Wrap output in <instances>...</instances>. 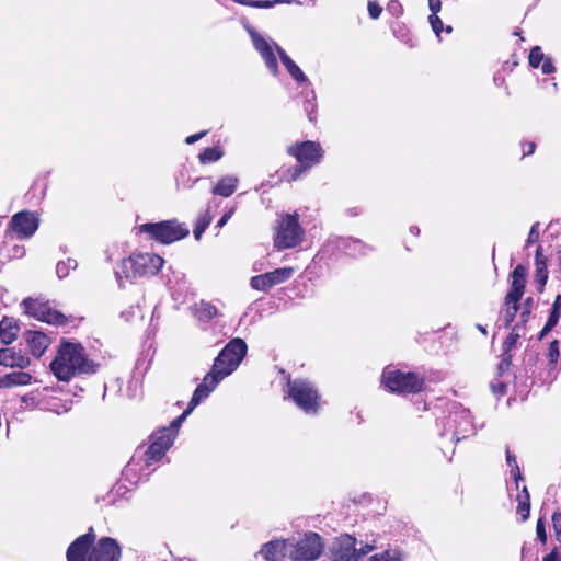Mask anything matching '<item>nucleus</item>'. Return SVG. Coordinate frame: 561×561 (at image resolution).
Here are the masks:
<instances>
[{
    "mask_svg": "<svg viewBox=\"0 0 561 561\" xmlns=\"http://www.w3.org/2000/svg\"><path fill=\"white\" fill-rule=\"evenodd\" d=\"M39 219L35 213L23 210L11 219L12 229L20 238H30L38 228Z\"/></svg>",
    "mask_w": 561,
    "mask_h": 561,
    "instance_id": "a211bd4d",
    "label": "nucleus"
},
{
    "mask_svg": "<svg viewBox=\"0 0 561 561\" xmlns=\"http://www.w3.org/2000/svg\"><path fill=\"white\" fill-rule=\"evenodd\" d=\"M294 274L293 267H280L272 272L251 277L250 285L259 291H267L270 288L288 280Z\"/></svg>",
    "mask_w": 561,
    "mask_h": 561,
    "instance_id": "2eb2a0df",
    "label": "nucleus"
},
{
    "mask_svg": "<svg viewBox=\"0 0 561 561\" xmlns=\"http://www.w3.org/2000/svg\"><path fill=\"white\" fill-rule=\"evenodd\" d=\"M491 388H492L493 392L496 394L503 396L506 393V386H505V383H503L501 381L492 382Z\"/></svg>",
    "mask_w": 561,
    "mask_h": 561,
    "instance_id": "6e6d98bb",
    "label": "nucleus"
},
{
    "mask_svg": "<svg viewBox=\"0 0 561 561\" xmlns=\"http://www.w3.org/2000/svg\"><path fill=\"white\" fill-rule=\"evenodd\" d=\"M546 357L548 359L549 369L554 370L557 368L558 360L560 357V348H559L558 340H553L552 342H550L547 353H546Z\"/></svg>",
    "mask_w": 561,
    "mask_h": 561,
    "instance_id": "e433bc0d",
    "label": "nucleus"
},
{
    "mask_svg": "<svg viewBox=\"0 0 561 561\" xmlns=\"http://www.w3.org/2000/svg\"><path fill=\"white\" fill-rule=\"evenodd\" d=\"M233 213H234V208H231L228 211H226L225 215L217 222L216 228H218V229L222 228L228 222V220L232 217Z\"/></svg>",
    "mask_w": 561,
    "mask_h": 561,
    "instance_id": "5fc2aeb1",
    "label": "nucleus"
},
{
    "mask_svg": "<svg viewBox=\"0 0 561 561\" xmlns=\"http://www.w3.org/2000/svg\"><path fill=\"white\" fill-rule=\"evenodd\" d=\"M375 549L374 545H362L359 548H356V553L354 556V561H359L364 556L369 553Z\"/></svg>",
    "mask_w": 561,
    "mask_h": 561,
    "instance_id": "3c124183",
    "label": "nucleus"
},
{
    "mask_svg": "<svg viewBox=\"0 0 561 561\" xmlns=\"http://www.w3.org/2000/svg\"><path fill=\"white\" fill-rule=\"evenodd\" d=\"M314 93L311 90L310 93L307 95V100L305 102V111L308 113L309 119L312 121L311 114L314 112L316 103H314Z\"/></svg>",
    "mask_w": 561,
    "mask_h": 561,
    "instance_id": "09e8293b",
    "label": "nucleus"
},
{
    "mask_svg": "<svg viewBox=\"0 0 561 561\" xmlns=\"http://www.w3.org/2000/svg\"><path fill=\"white\" fill-rule=\"evenodd\" d=\"M244 5L253 7V8H262L267 9L273 5L283 2V0H234Z\"/></svg>",
    "mask_w": 561,
    "mask_h": 561,
    "instance_id": "37998d69",
    "label": "nucleus"
},
{
    "mask_svg": "<svg viewBox=\"0 0 561 561\" xmlns=\"http://www.w3.org/2000/svg\"><path fill=\"white\" fill-rule=\"evenodd\" d=\"M30 358L15 348H0V365L9 368L25 369L30 366Z\"/></svg>",
    "mask_w": 561,
    "mask_h": 561,
    "instance_id": "5701e85b",
    "label": "nucleus"
},
{
    "mask_svg": "<svg viewBox=\"0 0 561 561\" xmlns=\"http://www.w3.org/2000/svg\"><path fill=\"white\" fill-rule=\"evenodd\" d=\"M542 561H560L559 554L556 550L551 551L543 557Z\"/></svg>",
    "mask_w": 561,
    "mask_h": 561,
    "instance_id": "e2e57ef3",
    "label": "nucleus"
},
{
    "mask_svg": "<svg viewBox=\"0 0 561 561\" xmlns=\"http://www.w3.org/2000/svg\"><path fill=\"white\" fill-rule=\"evenodd\" d=\"M250 35L254 48L260 53L261 57L265 61L266 67L273 75H276L278 72V64L272 45L255 31H250Z\"/></svg>",
    "mask_w": 561,
    "mask_h": 561,
    "instance_id": "412c9836",
    "label": "nucleus"
},
{
    "mask_svg": "<svg viewBox=\"0 0 561 561\" xmlns=\"http://www.w3.org/2000/svg\"><path fill=\"white\" fill-rule=\"evenodd\" d=\"M408 554L399 547L389 548L380 553L373 554L368 561H405Z\"/></svg>",
    "mask_w": 561,
    "mask_h": 561,
    "instance_id": "c756f323",
    "label": "nucleus"
},
{
    "mask_svg": "<svg viewBox=\"0 0 561 561\" xmlns=\"http://www.w3.org/2000/svg\"><path fill=\"white\" fill-rule=\"evenodd\" d=\"M77 261L73 259H68L67 261H60L56 265V274L59 278H64L68 276L71 270L77 267Z\"/></svg>",
    "mask_w": 561,
    "mask_h": 561,
    "instance_id": "a19ab883",
    "label": "nucleus"
},
{
    "mask_svg": "<svg viewBox=\"0 0 561 561\" xmlns=\"http://www.w3.org/2000/svg\"><path fill=\"white\" fill-rule=\"evenodd\" d=\"M535 147H536V145L534 142H528L527 150L524 151V154H527V156L533 154L535 151Z\"/></svg>",
    "mask_w": 561,
    "mask_h": 561,
    "instance_id": "69168bd1",
    "label": "nucleus"
},
{
    "mask_svg": "<svg viewBox=\"0 0 561 561\" xmlns=\"http://www.w3.org/2000/svg\"><path fill=\"white\" fill-rule=\"evenodd\" d=\"M552 523H553V528H554L556 535L561 534V513L553 514Z\"/></svg>",
    "mask_w": 561,
    "mask_h": 561,
    "instance_id": "13d9d810",
    "label": "nucleus"
},
{
    "mask_svg": "<svg viewBox=\"0 0 561 561\" xmlns=\"http://www.w3.org/2000/svg\"><path fill=\"white\" fill-rule=\"evenodd\" d=\"M219 314L218 309L207 301L196 305V316L201 321H210Z\"/></svg>",
    "mask_w": 561,
    "mask_h": 561,
    "instance_id": "473e14b6",
    "label": "nucleus"
},
{
    "mask_svg": "<svg viewBox=\"0 0 561 561\" xmlns=\"http://www.w3.org/2000/svg\"><path fill=\"white\" fill-rule=\"evenodd\" d=\"M179 428L180 426H175L173 420L169 427H163L153 433L151 436V444L144 453L142 458L137 460L136 457H133L123 471L124 477L131 480L133 473L137 470V467L141 461L148 469L160 461L165 451L172 446Z\"/></svg>",
    "mask_w": 561,
    "mask_h": 561,
    "instance_id": "7ed1b4c3",
    "label": "nucleus"
},
{
    "mask_svg": "<svg viewBox=\"0 0 561 561\" xmlns=\"http://www.w3.org/2000/svg\"><path fill=\"white\" fill-rule=\"evenodd\" d=\"M138 232L160 243L169 244L185 238L188 234V228L176 220H164L142 224L138 227Z\"/></svg>",
    "mask_w": 561,
    "mask_h": 561,
    "instance_id": "1a4fd4ad",
    "label": "nucleus"
},
{
    "mask_svg": "<svg viewBox=\"0 0 561 561\" xmlns=\"http://www.w3.org/2000/svg\"><path fill=\"white\" fill-rule=\"evenodd\" d=\"M99 364L90 359L84 347L79 343L61 342L50 369L60 381H69L79 375L96 373Z\"/></svg>",
    "mask_w": 561,
    "mask_h": 561,
    "instance_id": "f257e3e1",
    "label": "nucleus"
},
{
    "mask_svg": "<svg viewBox=\"0 0 561 561\" xmlns=\"http://www.w3.org/2000/svg\"><path fill=\"white\" fill-rule=\"evenodd\" d=\"M32 376L25 371H13L4 375L3 385L8 386V388L18 387V386H26L31 383Z\"/></svg>",
    "mask_w": 561,
    "mask_h": 561,
    "instance_id": "2f4dec72",
    "label": "nucleus"
},
{
    "mask_svg": "<svg viewBox=\"0 0 561 561\" xmlns=\"http://www.w3.org/2000/svg\"><path fill=\"white\" fill-rule=\"evenodd\" d=\"M518 309L519 300L510 301L508 296L506 295L504 298V306L501 310V317L506 328H508L516 318Z\"/></svg>",
    "mask_w": 561,
    "mask_h": 561,
    "instance_id": "7c9ffc66",
    "label": "nucleus"
},
{
    "mask_svg": "<svg viewBox=\"0 0 561 561\" xmlns=\"http://www.w3.org/2000/svg\"><path fill=\"white\" fill-rule=\"evenodd\" d=\"M547 56L542 53L539 46H535L529 54V65L533 68H538Z\"/></svg>",
    "mask_w": 561,
    "mask_h": 561,
    "instance_id": "a18cd8bd",
    "label": "nucleus"
},
{
    "mask_svg": "<svg viewBox=\"0 0 561 561\" xmlns=\"http://www.w3.org/2000/svg\"><path fill=\"white\" fill-rule=\"evenodd\" d=\"M285 399L290 400L306 414H317L321 408V396L313 382L304 378H288Z\"/></svg>",
    "mask_w": 561,
    "mask_h": 561,
    "instance_id": "20e7f679",
    "label": "nucleus"
},
{
    "mask_svg": "<svg viewBox=\"0 0 561 561\" xmlns=\"http://www.w3.org/2000/svg\"><path fill=\"white\" fill-rule=\"evenodd\" d=\"M121 547L111 537H103L93 546L90 552V561H119Z\"/></svg>",
    "mask_w": 561,
    "mask_h": 561,
    "instance_id": "f3484780",
    "label": "nucleus"
},
{
    "mask_svg": "<svg viewBox=\"0 0 561 561\" xmlns=\"http://www.w3.org/2000/svg\"><path fill=\"white\" fill-rule=\"evenodd\" d=\"M536 534H537V538L542 542V543H546L547 542V533H546V527H545V523L541 518H539L537 520V525H536Z\"/></svg>",
    "mask_w": 561,
    "mask_h": 561,
    "instance_id": "603ef678",
    "label": "nucleus"
},
{
    "mask_svg": "<svg viewBox=\"0 0 561 561\" xmlns=\"http://www.w3.org/2000/svg\"><path fill=\"white\" fill-rule=\"evenodd\" d=\"M442 436H450V440L458 443L474 434L476 427L471 413L460 404L454 403L447 416L442 421Z\"/></svg>",
    "mask_w": 561,
    "mask_h": 561,
    "instance_id": "39448f33",
    "label": "nucleus"
},
{
    "mask_svg": "<svg viewBox=\"0 0 561 561\" xmlns=\"http://www.w3.org/2000/svg\"><path fill=\"white\" fill-rule=\"evenodd\" d=\"M330 553L333 561H354L356 539L350 535L335 538L330 548Z\"/></svg>",
    "mask_w": 561,
    "mask_h": 561,
    "instance_id": "6ab92c4d",
    "label": "nucleus"
},
{
    "mask_svg": "<svg viewBox=\"0 0 561 561\" xmlns=\"http://www.w3.org/2000/svg\"><path fill=\"white\" fill-rule=\"evenodd\" d=\"M561 317V312L557 310H550L548 320L546 324L543 325L542 330L540 331L538 335V340H542L559 322Z\"/></svg>",
    "mask_w": 561,
    "mask_h": 561,
    "instance_id": "58836bf2",
    "label": "nucleus"
},
{
    "mask_svg": "<svg viewBox=\"0 0 561 561\" xmlns=\"http://www.w3.org/2000/svg\"><path fill=\"white\" fill-rule=\"evenodd\" d=\"M288 540H271L254 554V561H284L288 557Z\"/></svg>",
    "mask_w": 561,
    "mask_h": 561,
    "instance_id": "aec40b11",
    "label": "nucleus"
},
{
    "mask_svg": "<svg viewBox=\"0 0 561 561\" xmlns=\"http://www.w3.org/2000/svg\"><path fill=\"white\" fill-rule=\"evenodd\" d=\"M535 266H536L535 278H536V282L540 285V288L542 289L548 279V270H547V260L543 255V249L541 245H538L536 249Z\"/></svg>",
    "mask_w": 561,
    "mask_h": 561,
    "instance_id": "cd10ccee",
    "label": "nucleus"
},
{
    "mask_svg": "<svg viewBox=\"0 0 561 561\" xmlns=\"http://www.w3.org/2000/svg\"><path fill=\"white\" fill-rule=\"evenodd\" d=\"M276 49L278 51L283 65L285 66L289 75L293 77V79L296 80L299 84H306L309 87L310 82L308 78L302 72V70L295 64V61L289 56H287V54L280 47L276 46Z\"/></svg>",
    "mask_w": 561,
    "mask_h": 561,
    "instance_id": "a878e982",
    "label": "nucleus"
},
{
    "mask_svg": "<svg viewBox=\"0 0 561 561\" xmlns=\"http://www.w3.org/2000/svg\"><path fill=\"white\" fill-rule=\"evenodd\" d=\"M540 65L541 71L546 75L552 73L556 70L552 59L550 57H546V59Z\"/></svg>",
    "mask_w": 561,
    "mask_h": 561,
    "instance_id": "864d4df0",
    "label": "nucleus"
},
{
    "mask_svg": "<svg viewBox=\"0 0 561 561\" xmlns=\"http://www.w3.org/2000/svg\"><path fill=\"white\" fill-rule=\"evenodd\" d=\"M387 10H388L389 13H391L394 16H400L402 14V12H403V8H402L401 3L398 0H391L387 4Z\"/></svg>",
    "mask_w": 561,
    "mask_h": 561,
    "instance_id": "8fccbe9b",
    "label": "nucleus"
},
{
    "mask_svg": "<svg viewBox=\"0 0 561 561\" xmlns=\"http://www.w3.org/2000/svg\"><path fill=\"white\" fill-rule=\"evenodd\" d=\"M221 379H218L213 371H209L204 377L202 383L195 389L193 397L188 403V407L182 412L180 416L174 419L175 426H181L182 422L192 413V411L204 400L210 392L218 386Z\"/></svg>",
    "mask_w": 561,
    "mask_h": 561,
    "instance_id": "4468645a",
    "label": "nucleus"
},
{
    "mask_svg": "<svg viewBox=\"0 0 561 561\" xmlns=\"http://www.w3.org/2000/svg\"><path fill=\"white\" fill-rule=\"evenodd\" d=\"M221 379H218L213 371H209L204 377L202 383L195 389L193 397L188 403V407L182 412L180 416L174 419L175 426H181L182 422L192 413V411L204 400L210 392L218 386Z\"/></svg>",
    "mask_w": 561,
    "mask_h": 561,
    "instance_id": "ddd939ff",
    "label": "nucleus"
},
{
    "mask_svg": "<svg viewBox=\"0 0 561 561\" xmlns=\"http://www.w3.org/2000/svg\"><path fill=\"white\" fill-rule=\"evenodd\" d=\"M286 152L308 170L319 164L323 158V149L319 142L306 140L287 147Z\"/></svg>",
    "mask_w": 561,
    "mask_h": 561,
    "instance_id": "9b49d317",
    "label": "nucleus"
},
{
    "mask_svg": "<svg viewBox=\"0 0 561 561\" xmlns=\"http://www.w3.org/2000/svg\"><path fill=\"white\" fill-rule=\"evenodd\" d=\"M238 184V178L233 175H226L222 176L217 185L213 188V194L220 195L222 197H229L231 196Z\"/></svg>",
    "mask_w": 561,
    "mask_h": 561,
    "instance_id": "c85d7f7f",
    "label": "nucleus"
},
{
    "mask_svg": "<svg viewBox=\"0 0 561 561\" xmlns=\"http://www.w3.org/2000/svg\"><path fill=\"white\" fill-rule=\"evenodd\" d=\"M163 264L164 260L156 253H134L123 259L115 270L118 286L124 288V280L134 283L138 278L154 276Z\"/></svg>",
    "mask_w": 561,
    "mask_h": 561,
    "instance_id": "f03ea898",
    "label": "nucleus"
},
{
    "mask_svg": "<svg viewBox=\"0 0 561 561\" xmlns=\"http://www.w3.org/2000/svg\"><path fill=\"white\" fill-rule=\"evenodd\" d=\"M526 276L527 268L524 265L519 264L513 270L511 274V288L506 294L508 296L510 301L522 299L526 287Z\"/></svg>",
    "mask_w": 561,
    "mask_h": 561,
    "instance_id": "b1692460",
    "label": "nucleus"
},
{
    "mask_svg": "<svg viewBox=\"0 0 561 561\" xmlns=\"http://www.w3.org/2000/svg\"><path fill=\"white\" fill-rule=\"evenodd\" d=\"M247 351V343L242 339H232L215 358L210 371L218 376V379H225L239 367Z\"/></svg>",
    "mask_w": 561,
    "mask_h": 561,
    "instance_id": "423d86ee",
    "label": "nucleus"
},
{
    "mask_svg": "<svg viewBox=\"0 0 561 561\" xmlns=\"http://www.w3.org/2000/svg\"><path fill=\"white\" fill-rule=\"evenodd\" d=\"M540 238V224L535 222L529 230L525 247L528 248L539 241Z\"/></svg>",
    "mask_w": 561,
    "mask_h": 561,
    "instance_id": "49530a36",
    "label": "nucleus"
},
{
    "mask_svg": "<svg viewBox=\"0 0 561 561\" xmlns=\"http://www.w3.org/2000/svg\"><path fill=\"white\" fill-rule=\"evenodd\" d=\"M25 340L31 353L35 357H41L50 344V339L39 331H27Z\"/></svg>",
    "mask_w": 561,
    "mask_h": 561,
    "instance_id": "393cba45",
    "label": "nucleus"
},
{
    "mask_svg": "<svg viewBox=\"0 0 561 561\" xmlns=\"http://www.w3.org/2000/svg\"><path fill=\"white\" fill-rule=\"evenodd\" d=\"M206 134H207V131H206V130H204V131H201V133H197V134L191 135V136L186 137V139H185V144H187V145H193V144H195L196 141H198L199 139H202Z\"/></svg>",
    "mask_w": 561,
    "mask_h": 561,
    "instance_id": "4d7b16f0",
    "label": "nucleus"
},
{
    "mask_svg": "<svg viewBox=\"0 0 561 561\" xmlns=\"http://www.w3.org/2000/svg\"><path fill=\"white\" fill-rule=\"evenodd\" d=\"M517 514L520 515L523 520H526L530 512V499L526 486H523L522 493L517 495Z\"/></svg>",
    "mask_w": 561,
    "mask_h": 561,
    "instance_id": "c9c22d12",
    "label": "nucleus"
},
{
    "mask_svg": "<svg viewBox=\"0 0 561 561\" xmlns=\"http://www.w3.org/2000/svg\"><path fill=\"white\" fill-rule=\"evenodd\" d=\"M307 171H308L307 168H305L304 165L298 163V165L291 167V168L287 169L286 171H284L282 173V180L287 181V182L296 181Z\"/></svg>",
    "mask_w": 561,
    "mask_h": 561,
    "instance_id": "ea45409f",
    "label": "nucleus"
},
{
    "mask_svg": "<svg viewBox=\"0 0 561 561\" xmlns=\"http://www.w3.org/2000/svg\"><path fill=\"white\" fill-rule=\"evenodd\" d=\"M211 216L209 211H205L203 215H201L197 219L196 226L193 230L194 237L196 240H199L202 238V234L207 229L209 224L211 222Z\"/></svg>",
    "mask_w": 561,
    "mask_h": 561,
    "instance_id": "4c0bfd02",
    "label": "nucleus"
},
{
    "mask_svg": "<svg viewBox=\"0 0 561 561\" xmlns=\"http://www.w3.org/2000/svg\"><path fill=\"white\" fill-rule=\"evenodd\" d=\"M49 392L48 388L34 390L21 398L22 407L24 409H39L44 411H53L60 413L55 407H48L46 404V393Z\"/></svg>",
    "mask_w": 561,
    "mask_h": 561,
    "instance_id": "4be33fe9",
    "label": "nucleus"
},
{
    "mask_svg": "<svg viewBox=\"0 0 561 561\" xmlns=\"http://www.w3.org/2000/svg\"><path fill=\"white\" fill-rule=\"evenodd\" d=\"M525 331L526 327H524V324H515L503 344L504 350L508 352L515 348L520 336L525 334Z\"/></svg>",
    "mask_w": 561,
    "mask_h": 561,
    "instance_id": "f704fd0d",
    "label": "nucleus"
},
{
    "mask_svg": "<svg viewBox=\"0 0 561 561\" xmlns=\"http://www.w3.org/2000/svg\"><path fill=\"white\" fill-rule=\"evenodd\" d=\"M367 9L369 16L374 20L378 19L382 12L381 5L374 0L368 1Z\"/></svg>",
    "mask_w": 561,
    "mask_h": 561,
    "instance_id": "de8ad7c7",
    "label": "nucleus"
},
{
    "mask_svg": "<svg viewBox=\"0 0 561 561\" xmlns=\"http://www.w3.org/2000/svg\"><path fill=\"white\" fill-rule=\"evenodd\" d=\"M288 558L293 561H314L323 550L322 538L313 531L298 540H288Z\"/></svg>",
    "mask_w": 561,
    "mask_h": 561,
    "instance_id": "9d476101",
    "label": "nucleus"
},
{
    "mask_svg": "<svg viewBox=\"0 0 561 561\" xmlns=\"http://www.w3.org/2000/svg\"><path fill=\"white\" fill-rule=\"evenodd\" d=\"M19 330L18 322L13 318L4 317L0 321V341L7 345L11 344L15 341Z\"/></svg>",
    "mask_w": 561,
    "mask_h": 561,
    "instance_id": "bb28decb",
    "label": "nucleus"
},
{
    "mask_svg": "<svg viewBox=\"0 0 561 561\" xmlns=\"http://www.w3.org/2000/svg\"><path fill=\"white\" fill-rule=\"evenodd\" d=\"M222 156L224 150L219 146L208 147L198 154V160L202 164H209L220 160Z\"/></svg>",
    "mask_w": 561,
    "mask_h": 561,
    "instance_id": "72a5a7b5",
    "label": "nucleus"
},
{
    "mask_svg": "<svg viewBox=\"0 0 561 561\" xmlns=\"http://www.w3.org/2000/svg\"><path fill=\"white\" fill-rule=\"evenodd\" d=\"M95 540L93 528L79 536L67 549V561H90V552Z\"/></svg>",
    "mask_w": 561,
    "mask_h": 561,
    "instance_id": "dca6fc26",
    "label": "nucleus"
},
{
    "mask_svg": "<svg viewBox=\"0 0 561 561\" xmlns=\"http://www.w3.org/2000/svg\"><path fill=\"white\" fill-rule=\"evenodd\" d=\"M529 316H530L529 309L523 310L520 313V322H518L517 324H524V327H526V323L529 320Z\"/></svg>",
    "mask_w": 561,
    "mask_h": 561,
    "instance_id": "052dcab7",
    "label": "nucleus"
},
{
    "mask_svg": "<svg viewBox=\"0 0 561 561\" xmlns=\"http://www.w3.org/2000/svg\"><path fill=\"white\" fill-rule=\"evenodd\" d=\"M552 310H557L561 312V295H558L552 304Z\"/></svg>",
    "mask_w": 561,
    "mask_h": 561,
    "instance_id": "0e129e2a",
    "label": "nucleus"
},
{
    "mask_svg": "<svg viewBox=\"0 0 561 561\" xmlns=\"http://www.w3.org/2000/svg\"><path fill=\"white\" fill-rule=\"evenodd\" d=\"M305 238V230L299 224L297 213L280 215L274 236V247L285 250L298 247Z\"/></svg>",
    "mask_w": 561,
    "mask_h": 561,
    "instance_id": "0eeeda50",
    "label": "nucleus"
},
{
    "mask_svg": "<svg viewBox=\"0 0 561 561\" xmlns=\"http://www.w3.org/2000/svg\"><path fill=\"white\" fill-rule=\"evenodd\" d=\"M506 461H507V465L511 467V473L516 482V488L518 489V486H519L518 481L522 480L523 478H522L519 467L517 465L516 457L513 456L508 449L506 450Z\"/></svg>",
    "mask_w": 561,
    "mask_h": 561,
    "instance_id": "79ce46f5",
    "label": "nucleus"
},
{
    "mask_svg": "<svg viewBox=\"0 0 561 561\" xmlns=\"http://www.w3.org/2000/svg\"><path fill=\"white\" fill-rule=\"evenodd\" d=\"M50 391L48 393H46V404L48 407H55L58 411H59V404L57 402V400L53 397L49 396Z\"/></svg>",
    "mask_w": 561,
    "mask_h": 561,
    "instance_id": "680f3d73",
    "label": "nucleus"
},
{
    "mask_svg": "<svg viewBox=\"0 0 561 561\" xmlns=\"http://www.w3.org/2000/svg\"><path fill=\"white\" fill-rule=\"evenodd\" d=\"M410 232H411L412 234H414V236H419V233H420V229H419V227H416V226H412V227L410 228Z\"/></svg>",
    "mask_w": 561,
    "mask_h": 561,
    "instance_id": "338daca9",
    "label": "nucleus"
},
{
    "mask_svg": "<svg viewBox=\"0 0 561 561\" xmlns=\"http://www.w3.org/2000/svg\"><path fill=\"white\" fill-rule=\"evenodd\" d=\"M428 8L431 10V14H437L440 11L442 2L440 0H428Z\"/></svg>",
    "mask_w": 561,
    "mask_h": 561,
    "instance_id": "bf43d9fd",
    "label": "nucleus"
},
{
    "mask_svg": "<svg viewBox=\"0 0 561 561\" xmlns=\"http://www.w3.org/2000/svg\"><path fill=\"white\" fill-rule=\"evenodd\" d=\"M428 22L432 26V30L436 34L437 37H439L440 32L444 30L447 34L451 33L453 27L450 25H447L445 28L443 27V21L436 14H431L428 16Z\"/></svg>",
    "mask_w": 561,
    "mask_h": 561,
    "instance_id": "c03bdc74",
    "label": "nucleus"
},
{
    "mask_svg": "<svg viewBox=\"0 0 561 561\" xmlns=\"http://www.w3.org/2000/svg\"><path fill=\"white\" fill-rule=\"evenodd\" d=\"M381 382L391 392L415 393L423 389L424 379L415 373L402 371L392 366L383 369Z\"/></svg>",
    "mask_w": 561,
    "mask_h": 561,
    "instance_id": "6e6552de",
    "label": "nucleus"
},
{
    "mask_svg": "<svg viewBox=\"0 0 561 561\" xmlns=\"http://www.w3.org/2000/svg\"><path fill=\"white\" fill-rule=\"evenodd\" d=\"M25 312L43 322L54 325H64L67 323V318L61 312L51 308L48 302L38 299L26 298L23 300Z\"/></svg>",
    "mask_w": 561,
    "mask_h": 561,
    "instance_id": "f8f14e48",
    "label": "nucleus"
},
{
    "mask_svg": "<svg viewBox=\"0 0 561 561\" xmlns=\"http://www.w3.org/2000/svg\"><path fill=\"white\" fill-rule=\"evenodd\" d=\"M477 329H478L482 334H484V335H486V334H488V331H486V329H485L483 325H481V324H477Z\"/></svg>",
    "mask_w": 561,
    "mask_h": 561,
    "instance_id": "774afa93",
    "label": "nucleus"
}]
</instances>
